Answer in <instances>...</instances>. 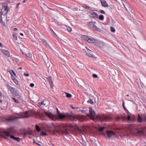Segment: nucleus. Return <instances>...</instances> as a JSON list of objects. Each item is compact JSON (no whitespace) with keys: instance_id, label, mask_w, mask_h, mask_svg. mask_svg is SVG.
<instances>
[{"instance_id":"nucleus-63","label":"nucleus","mask_w":146,"mask_h":146,"mask_svg":"<svg viewBox=\"0 0 146 146\" xmlns=\"http://www.w3.org/2000/svg\"><path fill=\"white\" fill-rule=\"evenodd\" d=\"M26 1V0H24L23 1V3H25V1Z\"/></svg>"},{"instance_id":"nucleus-56","label":"nucleus","mask_w":146,"mask_h":146,"mask_svg":"<svg viewBox=\"0 0 146 146\" xmlns=\"http://www.w3.org/2000/svg\"><path fill=\"white\" fill-rule=\"evenodd\" d=\"M2 15V14L0 13V19H1H1H2V17H1Z\"/></svg>"},{"instance_id":"nucleus-25","label":"nucleus","mask_w":146,"mask_h":146,"mask_svg":"<svg viewBox=\"0 0 146 146\" xmlns=\"http://www.w3.org/2000/svg\"><path fill=\"white\" fill-rule=\"evenodd\" d=\"M94 24L93 22L92 21H91L88 23V25L89 26L92 27L93 25Z\"/></svg>"},{"instance_id":"nucleus-60","label":"nucleus","mask_w":146,"mask_h":146,"mask_svg":"<svg viewBox=\"0 0 146 146\" xmlns=\"http://www.w3.org/2000/svg\"><path fill=\"white\" fill-rule=\"evenodd\" d=\"M20 35H21V36H23V33H21L20 34Z\"/></svg>"},{"instance_id":"nucleus-27","label":"nucleus","mask_w":146,"mask_h":146,"mask_svg":"<svg viewBox=\"0 0 146 146\" xmlns=\"http://www.w3.org/2000/svg\"><path fill=\"white\" fill-rule=\"evenodd\" d=\"M87 102L88 103H90L91 104H92L94 103V102L91 99H90L87 101Z\"/></svg>"},{"instance_id":"nucleus-49","label":"nucleus","mask_w":146,"mask_h":146,"mask_svg":"<svg viewBox=\"0 0 146 146\" xmlns=\"http://www.w3.org/2000/svg\"><path fill=\"white\" fill-rule=\"evenodd\" d=\"M122 106H123V108L125 107V105H124V102L123 100Z\"/></svg>"},{"instance_id":"nucleus-29","label":"nucleus","mask_w":146,"mask_h":146,"mask_svg":"<svg viewBox=\"0 0 146 146\" xmlns=\"http://www.w3.org/2000/svg\"><path fill=\"white\" fill-rule=\"evenodd\" d=\"M27 57L31 58L32 57V55L30 53L25 54Z\"/></svg>"},{"instance_id":"nucleus-43","label":"nucleus","mask_w":146,"mask_h":146,"mask_svg":"<svg viewBox=\"0 0 146 146\" xmlns=\"http://www.w3.org/2000/svg\"><path fill=\"white\" fill-rule=\"evenodd\" d=\"M70 107H71L72 108V109H77V108H78V107H73V106H72V105H71V106H70Z\"/></svg>"},{"instance_id":"nucleus-53","label":"nucleus","mask_w":146,"mask_h":146,"mask_svg":"<svg viewBox=\"0 0 146 146\" xmlns=\"http://www.w3.org/2000/svg\"><path fill=\"white\" fill-rule=\"evenodd\" d=\"M124 110H125V111L126 112L127 111H128V110H127L126 108H125V107H124L123 108Z\"/></svg>"},{"instance_id":"nucleus-42","label":"nucleus","mask_w":146,"mask_h":146,"mask_svg":"<svg viewBox=\"0 0 146 146\" xmlns=\"http://www.w3.org/2000/svg\"><path fill=\"white\" fill-rule=\"evenodd\" d=\"M130 115H128L127 116V120L128 121H129L130 120Z\"/></svg>"},{"instance_id":"nucleus-46","label":"nucleus","mask_w":146,"mask_h":146,"mask_svg":"<svg viewBox=\"0 0 146 146\" xmlns=\"http://www.w3.org/2000/svg\"><path fill=\"white\" fill-rule=\"evenodd\" d=\"M34 86V84L33 83H31L30 85V86L31 87H33Z\"/></svg>"},{"instance_id":"nucleus-38","label":"nucleus","mask_w":146,"mask_h":146,"mask_svg":"<svg viewBox=\"0 0 146 146\" xmlns=\"http://www.w3.org/2000/svg\"><path fill=\"white\" fill-rule=\"evenodd\" d=\"M143 121L146 122V114H145L144 117L143 118Z\"/></svg>"},{"instance_id":"nucleus-31","label":"nucleus","mask_w":146,"mask_h":146,"mask_svg":"<svg viewBox=\"0 0 146 146\" xmlns=\"http://www.w3.org/2000/svg\"><path fill=\"white\" fill-rule=\"evenodd\" d=\"M110 30L111 32H115V29L112 27H111Z\"/></svg>"},{"instance_id":"nucleus-13","label":"nucleus","mask_w":146,"mask_h":146,"mask_svg":"<svg viewBox=\"0 0 146 146\" xmlns=\"http://www.w3.org/2000/svg\"><path fill=\"white\" fill-rule=\"evenodd\" d=\"M96 40L92 37L89 36L88 38L87 42L88 43H92L94 42Z\"/></svg>"},{"instance_id":"nucleus-62","label":"nucleus","mask_w":146,"mask_h":146,"mask_svg":"<svg viewBox=\"0 0 146 146\" xmlns=\"http://www.w3.org/2000/svg\"><path fill=\"white\" fill-rule=\"evenodd\" d=\"M69 126L70 127H71L72 126V125H71L70 124Z\"/></svg>"},{"instance_id":"nucleus-23","label":"nucleus","mask_w":146,"mask_h":146,"mask_svg":"<svg viewBox=\"0 0 146 146\" xmlns=\"http://www.w3.org/2000/svg\"><path fill=\"white\" fill-rule=\"evenodd\" d=\"M99 19L100 20H103L104 19V16L103 15H100L99 17Z\"/></svg>"},{"instance_id":"nucleus-52","label":"nucleus","mask_w":146,"mask_h":146,"mask_svg":"<svg viewBox=\"0 0 146 146\" xmlns=\"http://www.w3.org/2000/svg\"><path fill=\"white\" fill-rule=\"evenodd\" d=\"M42 40L44 42H45L46 44H48L46 42V41L44 39H42Z\"/></svg>"},{"instance_id":"nucleus-10","label":"nucleus","mask_w":146,"mask_h":146,"mask_svg":"<svg viewBox=\"0 0 146 146\" xmlns=\"http://www.w3.org/2000/svg\"><path fill=\"white\" fill-rule=\"evenodd\" d=\"M1 52L3 53L6 56L8 57L10 56L9 52L7 50L3 49H1L0 50Z\"/></svg>"},{"instance_id":"nucleus-59","label":"nucleus","mask_w":146,"mask_h":146,"mask_svg":"<svg viewBox=\"0 0 146 146\" xmlns=\"http://www.w3.org/2000/svg\"><path fill=\"white\" fill-rule=\"evenodd\" d=\"M14 30L15 31H17V29L16 28H14Z\"/></svg>"},{"instance_id":"nucleus-51","label":"nucleus","mask_w":146,"mask_h":146,"mask_svg":"<svg viewBox=\"0 0 146 146\" xmlns=\"http://www.w3.org/2000/svg\"><path fill=\"white\" fill-rule=\"evenodd\" d=\"M30 132H25V133H24V134L25 135H26V134H29V135H30Z\"/></svg>"},{"instance_id":"nucleus-28","label":"nucleus","mask_w":146,"mask_h":146,"mask_svg":"<svg viewBox=\"0 0 146 146\" xmlns=\"http://www.w3.org/2000/svg\"><path fill=\"white\" fill-rule=\"evenodd\" d=\"M66 29L69 32H71L72 31V28L69 27H66Z\"/></svg>"},{"instance_id":"nucleus-30","label":"nucleus","mask_w":146,"mask_h":146,"mask_svg":"<svg viewBox=\"0 0 146 146\" xmlns=\"http://www.w3.org/2000/svg\"><path fill=\"white\" fill-rule=\"evenodd\" d=\"M13 81L16 85H17L18 84V82L16 79H13Z\"/></svg>"},{"instance_id":"nucleus-7","label":"nucleus","mask_w":146,"mask_h":146,"mask_svg":"<svg viewBox=\"0 0 146 146\" xmlns=\"http://www.w3.org/2000/svg\"><path fill=\"white\" fill-rule=\"evenodd\" d=\"M115 134V133L111 131L107 130L106 131V135L109 139L111 138L112 136L114 135Z\"/></svg>"},{"instance_id":"nucleus-15","label":"nucleus","mask_w":146,"mask_h":146,"mask_svg":"<svg viewBox=\"0 0 146 146\" xmlns=\"http://www.w3.org/2000/svg\"><path fill=\"white\" fill-rule=\"evenodd\" d=\"M102 5L104 7H108V5L107 2L105 0L101 1Z\"/></svg>"},{"instance_id":"nucleus-9","label":"nucleus","mask_w":146,"mask_h":146,"mask_svg":"<svg viewBox=\"0 0 146 146\" xmlns=\"http://www.w3.org/2000/svg\"><path fill=\"white\" fill-rule=\"evenodd\" d=\"M136 132L140 136H142L144 134V130L143 129L140 130L139 129H137Z\"/></svg>"},{"instance_id":"nucleus-32","label":"nucleus","mask_w":146,"mask_h":146,"mask_svg":"<svg viewBox=\"0 0 146 146\" xmlns=\"http://www.w3.org/2000/svg\"><path fill=\"white\" fill-rule=\"evenodd\" d=\"M38 104L40 106H45V104H44V102L43 101L39 102Z\"/></svg>"},{"instance_id":"nucleus-57","label":"nucleus","mask_w":146,"mask_h":146,"mask_svg":"<svg viewBox=\"0 0 146 146\" xmlns=\"http://www.w3.org/2000/svg\"><path fill=\"white\" fill-rule=\"evenodd\" d=\"M2 94V93L1 92H0V96H1Z\"/></svg>"},{"instance_id":"nucleus-35","label":"nucleus","mask_w":146,"mask_h":146,"mask_svg":"<svg viewBox=\"0 0 146 146\" xmlns=\"http://www.w3.org/2000/svg\"><path fill=\"white\" fill-rule=\"evenodd\" d=\"M50 31H51V32L53 33L54 35H56V34L54 32V31L51 28H50Z\"/></svg>"},{"instance_id":"nucleus-20","label":"nucleus","mask_w":146,"mask_h":146,"mask_svg":"<svg viewBox=\"0 0 146 146\" xmlns=\"http://www.w3.org/2000/svg\"><path fill=\"white\" fill-rule=\"evenodd\" d=\"M35 127L36 130L37 131L39 132L40 131L41 129L39 127L38 125H36Z\"/></svg>"},{"instance_id":"nucleus-14","label":"nucleus","mask_w":146,"mask_h":146,"mask_svg":"<svg viewBox=\"0 0 146 146\" xmlns=\"http://www.w3.org/2000/svg\"><path fill=\"white\" fill-rule=\"evenodd\" d=\"M144 117V116H143L142 117L139 114H138V115L137 117V121L139 123H141L143 121V118Z\"/></svg>"},{"instance_id":"nucleus-50","label":"nucleus","mask_w":146,"mask_h":146,"mask_svg":"<svg viewBox=\"0 0 146 146\" xmlns=\"http://www.w3.org/2000/svg\"><path fill=\"white\" fill-rule=\"evenodd\" d=\"M12 72L13 73V74L14 75V76H16V73H15V72L13 70H12Z\"/></svg>"},{"instance_id":"nucleus-45","label":"nucleus","mask_w":146,"mask_h":146,"mask_svg":"<svg viewBox=\"0 0 146 146\" xmlns=\"http://www.w3.org/2000/svg\"><path fill=\"white\" fill-rule=\"evenodd\" d=\"M20 3H18L16 4V8H17L20 5Z\"/></svg>"},{"instance_id":"nucleus-17","label":"nucleus","mask_w":146,"mask_h":146,"mask_svg":"<svg viewBox=\"0 0 146 146\" xmlns=\"http://www.w3.org/2000/svg\"><path fill=\"white\" fill-rule=\"evenodd\" d=\"M91 27L95 31H100V29L98 28L96 25L94 24Z\"/></svg>"},{"instance_id":"nucleus-54","label":"nucleus","mask_w":146,"mask_h":146,"mask_svg":"<svg viewBox=\"0 0 146 146\" xmlns=\"http://www.w3.org/2000/svg\"><path fill=\"white\" fill-rule=\"evenodd\" d=\"M0 46L1 47H3V44H1L0 42Z\"/></svg>"},{"instance_id":"nucleus-61","label":"nucleus","mask_w":146,"mask_h":146,"mask_svg":"<svg viewBox=\"0 0 146 146\" xmlns=\"http://www.w3.org/2000/svg\"><path fill=\"white\" fill-rule=\"evenodd\" d=\"M22 69V68L21 67H20L18 69H20V70H21Z\"/></svg>"},{"instance_id":"nucleus-47","label":"nucleus","mask_w":146,"mask_h":146,"mask_svg":"<svg viewBox=\"0 0 146 146\" xmlns=\"http://www.w3.org/2000/svg\"><path fill=\"white\" fill-rule=\"evenodd\" d=\"M0 23L3 24H5V22H3L2 19H1H1H0Z\"/></svg>"},{"instance_id":"nucleus-1","label":"nucleus","mask_w":146,"mask_h":146,"mask_svg":"<svg viewBox=\"0 0 146 146\" xmlns=\"http://www.w3.org/2000/svg\"><path fill=\"white\" fill-rule=\"evenodd\" d=\"M16 117L13 118V116H11L9 117H5V120L9 122H10L15 120L16 119L22 118L24 117L28 118L33 116H34L36 118H42L44 116V113L40 112L37 110L35 109H31L29 110V111H25L24 113V116L21 113L16 114Z\"/></svg>"},{"instance_id":"nucleus-21","label":"nucleus","mask_w":146,"mask_h":146,"mask_svg":"<svg viewBox=\"0 0 146 146\" xmlns=\"http://www.w3.org/2000/svg\"><path fill=\"white\" fill-rule=\"evenodd\" d=\"M64 93L66 94V96L67 98H70L72 97V95L71 94L67 92H64Z\"/></svg>"},{"instance_id":"nucleus-40","label":"nucleus","mask_w":146,"mask_h":146,"mask_svg":"<svg viewBox=\"0 0 146 146\" xmlns=\"http://www.w3.org/2000/svg\"><path fill=\"white\" fill-rule=\"evenodd\" d=\"M100 12L101 13L103 14H106L105 12L102 10H100Z\"/></svg>"},{"instance_id":"nucleus-4","label":"nucleus","mask_w":146,"mask_h":146,"mask_svg":"<svg viewBox=\"0 0 146 146\" xmlns=\"http://www.w3.org/2000/svg\"><path fill=\"white\" fill-rule=\"evenodd\" d=\"M6 86L7 88L9 90V91L12 94L14 95L15 96H18L19 95V93L17 92L14 88L10 86L8 84H7Z\"/></svg>"},{"instance_id":"nucleus-33","label":"nucleus","mask_w":146,"mask_h":146,"mask_svg":"<svg viewBox=\"0 0 146 146\" xmlns=\"http://www.w3.org/2000/svg\"><path fill=\"white\" fill-rule=\"evenodd\" d=\"M110 118L107 116H105L104 117V120H108V119H109Z\"/></svg>"},{"instance_id":"nucleus-44","label":"nucleus","mask_w":146,"mask_h":146,"mask_svg":"<svg viewBox=\"0 0 146 146\" xmlns=\"http://www.w3.org/2000/svg\"><path fill=\"white\" fill-rule=\"evenodd\" d=\"M24 75L26 76H28L29 75V74L28 73L26 74L25 73H24Z\"/></svg>"},{"instance_id":"nucleus-2","label":"nucleus","mask_w":146,"mask_h":146,"mask_svg":"<svg viewBox=\"0 0 146 146\" xmlns=\"http://www.w3.org/2000/svg\"><path fill=\"white\" fill-rule=\"evenodd\" d=\"M11 130L9 129L7 131L2 130L0 128V135L2 137L7 139H8V137H9L11 139H13L18 142H20L21 138L18 137H15L14 136L11 134Z\"/></svg>"},{"instance_id":"nucleus-22","label":"nucleus","mask_w":146,"mask_h":146,"mask_svg":"<svg viewBox=\"0 0 146 146\" xmlns=\"http://www.w3.org/2000/svg\"><path fill=\"white\" fill-rule=\"evenodd\" d=\"M12 99L14 100V102L17 104H19L20 102L19 100L14 98L12 97Z\"/></svg>"},{"instance_id":"nucleus-58","label":"nucleus","mask_w":146,"mask_h":146,"mask_svg":"<svg viewBox=\"0 0 146 146\" xmlns=\"http://www.w3.org/2000/svg\"><path fill=\"white\" fill-rule=\"evenodd\" d=\"M36 143V144H37L38 145H39V146H40V144H39V143Z\"/></svg>"},{"instance_id":"nucleus-26","label":"nucleus","mask_w":146,"mask_h":146,"mask_svg":"<svg viewBox=\"0 0 146 146\" xmlns=\"http://www.w3.org/2000/svg\"><path fill=\"white\" fill-rule=\"evenodd\" d=\"M13 38L15 40H17V35L16 34H13Z\"/></svg>"},{"instance_id":"nucleus-11","label":"nucleus","mask_w":146,"mask_h":146,"mask_svg":"<svg viewBox=\"0 0 146 146\" xmlns=\"http://www.w3.org/2000/svg\"><path fill=\"white\" fill-rule=\"evenodd\" d=\"M88 52L85 51V52L87 54V55L89 57L92 58H94V56L92 54V53L90 52H89L88 51H91L89 49H88V50H87Z\"/></svg>"},{"instance_id":"nucleus-36","label":"nucleus","mask_w":146,"mask_h":146,"mask_svg":"<svg viewBox=\"0 0 146 146\" xmlns=\"http://www.w3.org/2000/svg\"><path fill=\"white\" fill-rule=\"evenodd\" d=\"M83 7L84 8L86 9H89L90 8V7L89 6H87L86 5H84Z\"/></svg>"},{"instance_id":"nucleus-18","label":"nucleus","mask_w":146,"mask_h":146,"mask_svg":"<svg viewBox=\"0 0 146 146\" xmlns=\"http://www.w3.org/2000/svg\"><path fill=\"white\" fill-rule=\"evenodd\" d=\"M45 115L48 117L52 118L53 117V115L52 114L46 112H44Z\"/></svg>"},{"instance_id":"nucleus-34","label":"nucleus","mask_w":146,"mask_h":146,"mask_svg":"<svg viewBox=\"0 0 146 146\" xmlns=\"http://www.w3.org/2000/svg\"><path fill=\"white\" fill-rule=\"evenodd\" d=\"M5 7V9H4V10L5 11H6L7 12H8V11H9V9L8 8V7L7 6H5H5H4L3 7Z\"/></svg>"},{"instance_id":"nucleus-48","label":"nucleus","mask_w":146,"mask_h":146,"mask_svg":"<svg viewBox=\"0 0 146 146\" xmlns=\"http://www.w3.org/2000/svg\"><path fill=\"white\" fill-rule=\"evenodd\" d=\"M126 112L127 113L128 115H131V113L128 111H126Z\"/></svg>"},{"instance_id":"nucleus-6","label":"nucleus","mask_w":146,"mask_h":146,"mask_svg":"<svg viewBox=\"0 0 146 146\" xmlns=\"http://www.w3.org/2000/svg\"><path fill=\"white\" fill-rule=\"evenodd\" d=\"M89 14L92 15V16H90V17L93 19L96 18H98V14L96 13L93 10H91L89 12Z\"/></svg>"},{"instance_id":"nucleus-5","label":"nucleus","mask_w":146,"mask_h":146,"mask_svg":"<svg viewBox=\"0 0 146 146\" xmlns=\"http://www.w3.org/2000/svg\"><path fill=\"white\" fill-rule=\"evenodd\" d=\"M56 126V124L52 123H50L47 124L46 125L48 129V131L49 132L54 131H55V128Z\"/></svg>"},{"instance_id":"nucleus-12","label":"nucleus","mask_w":146,"mask_h":146,"mask_svg":"<svg viewBox=\"0 0 146 146\" xmlns=\"http://www.w3.org/2000/svg\"><path fill=\"white\" fill-rule=\"evenodd\" d=\"M70 133V131H69L66 128L62 130V134H65L66 135L69 134Z\"/></svg>"},{"instance_id":"nucleus-3","label":"nucleus","mask_w":146,"mask_h":146,"mask_svg":"<svg viewBox=\"0 0 146 146\" xmlns=\"http://www.w3.org/2000/svg\"><path fill=\"white\" fill-rule=\"evenodd\" d=\"M58 117L60 119H62L66 118L70 119L72 121H76L77 120H80L81 117L78 115H72L69 113H67L66 115L60 114L58 115Z\"/></svg>"},{"instance_id":"nucleus-64","label":"nucleus","mask_w":146,"mask_h":146,"mask_svg":"<svg viewBox=\"0 0 146 146\" xmlns=\"http://www.w3.org/2000/svg\"><path fill=\"white\" fill-rule=\"evenodd\" d=\"M126 96H127V97H129V95H128V94H127V95H126Z\"/></svg>"},{"instance_id":"nucleus-37","label":"nucleus","mask_w":146,"mask_h":146,"mask_svg":"<svg viewBox=\"0 0 146 146\" xmlns=\"http://www.w3.org/2000/svg\"><path fill=\"white\" fill-rule=\"evenodd\" d=\"M41 135H46L47 136V134L44 131H41Z\"/></svg>"},{"instance_id":"nucleus-16","label":"nucleus","mask_w":146,"mask_h":146,"mask_svg":"<svg viewBox=\"0 0 146 146\" xmlns=\"http://www.w3.org/2000/svg\"><path fill=\"white\" fill-rule=\"evenodd\" d=\"M48 80V82L51 86L52 85L53 82L52 79V77L51 76H49L47 78Z\"/></svg>"},{"instance_id":"nucleus-24","label":"nucleus","mask_w":146,"mask_h":146,"mask_svg":"<svg viewBox=\"0 0 146 146\" xmlns=\"http://www.w3.org/2000/svg\"><path fill=\"white\" fill-rule=\"evenodd\" d=\"M105 129L104 127H99L98 129V130L100 131H102Z\"/></svg>"},{"instance_id":"nucleus-39","label":"nucleus","mask_w":146,"mask_h":146,"mask_svg":"<svg viewBox=\"0 0 146 146\" xmlns=\"http://www.w3.org/2000/svg\"><path fill=\"white\" fill-rule=\"evenodd\" d=\"M80 111H81L82 113H86V111L85 110H80Z\"/></svg>"},{"instance_id":"nucleus-55","label":"nucleus","mask_w":146,"mask_h":146,"mask_svg":"<svg viewBox=\"0 0 146 146\" xmlns=\"http://www.w3.org/2000/svg\"><path fill=\"white\" fill-rule=\"evenodd\" d=\"M20 50L21 52L23 54H25V53L23 52V51L21 49H20Z\"/></svg>"},{"instance_id":"nucleus-41","label":"nucleus","mask_w":146,"mask_h":146,"mask_svg":"<svg viewBox=\"0 0 146 146\" xmlns=\"http://www.w3.org/2000/svg\"><path fill=\"white\" fill-rule=\"evenodd\" d=\"M92 76L93 77L95 78H96L98 77V76L96 74H92Z\"/></svg>"},{"instance_id":"nucleus-19","label":"nucleus","mask_w":146,"mask_h":146,"mask_svg":"<svg viewBox=\"0 0 146 146\" xmlns=\"http://www.w3.org/2000/svg\"><path fill=\"white\" fill-rule=\"evenodd\" d=\"M89 36L85 35H82L81 36V38L82 39L85 40H87L88 41V38H89Z\"/></svg>"},{"instance_id":"nucleus-8","label":"nucleus","mask_w":146,"mask_h":146,"mask_svg":"<svg viewBox=\"0 0 146 146\" xmlns=\"http://www.w3.org/2000/svg\"><path fill=\"white\" fill-rule=\"evenodd\" d=\"M89 112L91 117H94L95 115V111L92 110L91 107L89 108Z\"/></svg>"}]
</instances>
